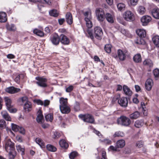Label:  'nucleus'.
<instances>
[{
	"label": "nucleus",
	"instance_id": "34",
	"mask_svg": "<svg viewBox=\"0 0 159 159\" xmlns=\"http://www.w3.org/2000/svg\"><path fill=\"white\" fill-rule=\"evenodd\" d=\"M152 40L156 46L159 47V36L157 35L153 37Z\"/></svg>",
	"mask_w": 159,
	"mask_h": 159
},
{
	"label": "nucleus",
	"instance_id": "49",
	"mask_svg": "<svg viewBox=\"0 0 159 159\" xmlns=\"http://www.w3.org/2000/svg\"><path fill=\"white\" fill-rule=\"evenodd\" d=\"M19 126L12 123L11 124V128L12 130L15 131L17 132L18 130V129L19 128Z\"/></svg>",
	"mask_w": 159,
	"mask_h": 159
},
{
	"label": "nucleus",
	"instance_id": "53",
	"mask_svg": "<svg viewBox=\"0 0 159 159\" xmlns=\"http://www.w3.org/2000/svg\"><path fill=\"white\" fill-rule=\"evenodd\" d=\"M87 32L89 34L88 37L92 39H93L94 37L92 31L89 30H88Z\"/></svg>",
	"mask_w": 159,
	"mask_h": 159
},
{
	"label": "nucleus",
	"instance_id": "10",
	"mask_svg": "<svg viewBox=\"0 0 159 159\" xmlns=\"http://www.w3.org/2000/svg\"><path fill=\"white\" fill-rule=\"evenodd\" d=\"M124 17L125 20L131 21L134 19V16L133 14L130 11H128L125 12Z\"/></svg>",
	"mask_w": 159,
	"mask_h": 159
},
{
	"label": "nucleus",
	"instance_id": "14",
	"mask_svg": "<svg viewBox=\"0 0 159 159\" xmlns=\"http://www.w3.org/2000/svg\"><path fill=\"white\" fill-rule=\"evenodd\" d=\"M151 17L149 16H144L141 18V21L143 25L146 26L151 20Z\"/></svg>",
	"mask_w": 159,
	"mask_h": 159
},
{
	"label": "nucleus",
	"instance_id": "31",
	"mask_svg": "<svg viewBox=\"0 0 159 159\" xmlns=\"http://www.w3.org/2000/svg\"><path fill=\"white\" fill-rule=\"evenodd\" d=\"M60 102L59 107L68 105L67 99L66 98H61L60 99Z\"/></svg>",
	"mask_w": 159,
	"mask_h": 159
},
{
	"label": "nucleus",
	"instance_id": "58",
	"mask_svg": "<svg viewBox=\"0 0 159 159\" xmlns=\"http://www.w3.org/2000/svg\"><path fill=\"white\" fill-rule=\"evenodd\" d=\"M60 136V134L59 133L57 132H55L54 133L53 136L54 138H59Z\"/></svg>",
	"mask_w": 159,
	"mask_h": 159
},
{
	"label": "nucleus",
	"instance_id": "59",
	"mask_svg": "<svg viewBox=\"0 0 159 159\" xmlns=\"http://www.w3.org/2000/svg\"><path fill=\"white\" fill-rule=\"evenodd\" d=\"M35 102L38 105H43V102L40 100H35Z\"/></svg>",
	"mask_w": 159,
	"mask_h": 159
},
{
	"label": "nucleus",
	"instance_id": "54",
	"mask_svg": "<svg viewBox=\"0 0 159 159\" xmlns=\"http://www.w3.org/2000/svg\"><path fill=\"white\" fill-rule=\"evenodd\" d=\"M5 121L3 120H0V127L3 128L5 126Z\"/></svg>",
	"mask_w": 159,
	"mask_h": 159
},
{
	"label": "nucleus",
	"instance_id": "25",
	"mask_svg": "<svg viewBox=\"0 0 159 159\" xmlns=\"http://www.w3.org/2000/svg\"><path fill=\"white\" fill-rule=\"evenodd\" d=\"M137 35L141 38H143L146 36L145 31L143 29H138L136 31Z\"/></svg>",
	"mask_w": 159,
	"mask_h": 159
},
{
	"label": "nucleus",
	"instance_id": "22",
	"mask_svg": "<svg viewBox=\"0 0 159 159\" xmlns=\"http://www.w3.org/2000/svg\"><path fill=\"white\" fill-rule=\"evenodd\" d=\"M152 14L155 18L159 19V9L154 8L152 11Z\"/></svg>",
	"mask_w": 159,
	"mask_h": 159
},
{
	"label": "nucleus",
	"instance_id": "12",
	"mask_svg": "<svg viewBox=\"0 0 159 159\" xmlns=\"http://www.w3.org/2000/svg\"><path fill=\"white\" fill-rule=\"evenodd\" d=\"M5 91L7 93L11 94H14L19 92L20 89L19 88H16L13 86H11L7 88Z\"/></svg>",
	"mask_w": 159,
	"mask_h": 159
},
{
	"label": "nucleus",
	"instance_id": "24",
	"mask_svg": "<svg viewBox=\"0 0 159 159\" xmlns=\"http://www.w3.org/2000/svg\"><path fill=\"white\" fill-rule=\"evenodd\" d=\"M140 116V113L138 111H135L129 115V118L131 119H136Z\"/></svg>",
	"mask_w": 159,
	"mask_h": 159
},
{
	"label": "nucleus",
	"instance_id": "6",
	"mask_svg": "<svg viewBox=\"0 0 159 159\" xmlns=\"http://www.w3.org/2000/svg\"><path fill=\"white\" fill-rule=\"evenodd\" d=\"M4 148L7 152L15 150L14 144L11 141L10 139L6 140Z\"/></svg>",
	"mask_w": 159,
	"mask_h": 159
},
{
	"label": "nucleus",
	"instance_id": "36",
	"mask_svg": "<svg viewBox=\"0 0 159 159\" xmlns=\"http://www.w3.org/2000/svg\"><path fill=\"white\" fill-rule=\"evenodd\" d=\"M33 32L34 34L40 37H42L44 35V33L43 32L37 29H34Z\"/></svg>",
	"mask_w": 159,
	"mask_h": 159
},
{
	"label": "nucleus",
	"instance_id": "43",
	"mask_svg": "<svg viewBox=\"0 0 159 159\" xmlns=\"http://www.w3.org/2000/svg\"><path fill=\"white\" fill-rule=\"evenodd\" d=\"M6 27L7 29L10 31H14L16 30V27L15 25L13 24L9 25L7 24L6 25Z\"/></svg>",
	"mask_w": 159,
	"mask_h": 159
},
{
	"label": "nucleus",
	"instance_id": "33",
	"mask_svg": "<svg viewBox=\"0 0 159 159\" xmlns=\"http://www.w3.org/2000/svg\"><path fill=\"white\" fill-rule=\"evenodd\" d=\"M46 148L48 151L51 152H55L57 150V148L50 144H48L46 145Z\"/></svg>",
	"mask_w": 159,
	"mask_h": 159
},
{
	"label": "nucleus",
	"instance_id": "5",
	"mask_svg": "<svg viewBox=\"0 0 159 159\" xmlns=\"http://www.w3.org/2000/svg\"><path fill=\"white\" fill-rule=\"evenodd\" d=\"M35 79L37 80L36 83L38 86L43 88L47 86V80L46 78L41 77H37Z\"/></svg>",
	"mask_w": 159,
	"mask_h": 159
},
{
	"label": "nucleus",
	"instance_id": "46",
	"mask_svg": "<svg viewBox=\"0 0 159 159\" xmlns=\"http://www.w3.org/2000/svg\"><path fill=\"white\" fill-rule=\"evenodd\" d=\"M124 136V134L123 132L120 131L116 132L113 135L114 137H123Z\"/></svg>",
	"mask_w": 159,
	"mask_h": 159
},
{
	"label": "nucleus",
	"instance_id": "37",
	"mask_svg": "<svg viewBox=\"0 0 159 159\" xmlns=\"http://www.w3.org/2000/svg\"><path fill=\"white\" fill-rule=\"evenodd\" d=\"M32 107V105L31 103L29 102H27L25 104L24 107V109L25 110V111H27L28 112L30 110V109Z\"/></svg>",
	"mask_w": 159,
	"mask_h": 159
},
{
	"label": "nucleus",
	"instance_id": "51",
	"mask_svg": "<svg viewBox=\"0 0 159 159\" xmlns=\"http://www.w3.org/2000/svg\"><path fill=\"white\" fill-rule=\"evenodd\" d=\"M120 97V96L119 94H117L112 99V102L114 103L116 101L119 99V97Z\"/></svg>",
	"mask_w": 159,
	"mask_h": 159
},
{
	"label": "nucleus",
	"instance_id": "38",
	"mask_svg": "<svg viewBox=\"0 0 159 159\" xmlns=\"http://www.w3.org/2000/svg\"><path fill=\"white\" fill-rule=\"evenodd\" d=\"M16 147L17 150L19 152H20L22 155L24 154L25 149L24 147L19 145H16Z\"/></svg>",
	"mask_w": 159,
	"mask_h": 159
},
{
	"label": "nucleus",
	"instance_id": "2",
	"mask_svg": "<svg viewBox=\"0 0 159 159\" xmlns=\"http://www.w3.org/2000/svg\"><path fill=\"white\" fill-rule=\"evenodd\" d=\"M79 117L85 122L93 124L95 121L93 116L90 114H88L85 115L80 114Z\"/></svg>",
	"mask_w": 159,
	"mask_h": 159
},
{
	"label": "nucleus",
	"instance_id": "47",
	"mask_svg": "<svg viewBox=\"0 0 159 159\" xmlns=\"http://www.w3.org/2000/svg\"><path fill=\"white\" fill-rule=\"evenodd\" d=\"M153 74L156 80H157L159 77V70L156 69L153 70Z\"/></svg>",
	"mask_w": 159,
	"mask_h": 159
},
{
	"label": "nucleus",
	"instance_id": "16",
	"mask_svg": "<svg viewBox=\"0 0 159 159\" xmlns=\"http://www.w3.org/2000/svg\"><path fill=\"white\" fill-rule=\"evenodd\" d=\"M118 103L122 107H126L128 105V101L126 98H122L118 100Z\"/></svg>",
	"mask_w": 159,
	"mask_h": 159
},
{
	"label": "nucleus",
	"instance_id": "3",
	"mask_svg": "<svg viewBox=\"0 0 159 159\" xmlns=\"http://www.w3.org/2000/svg\"><path fill=\"white\" fill-rule=\"evenodd\" d=\"M85 16V20L86 22L87 27L88 28H91L93 26V23L91 21L92 19V16L91 13L88 11H86L84 14Z\"/></svg>",
	"mask_w": 159,
	"mask_h": 159
},
{
	"label": "nucleus",
	"instance_id": "39",
	"mask_svg": "<svg viewBox=\"0 0 159 159\" xmlns=\"http://www.w3.org/2000/svg\"><path fill=\"white\" fill-rule=\"evenodd\" d=\"M16 155V152L15 150L9 151V159H14Z\"/></svg>",
	"mask_w": 159,
	"mask_h": 159
},
{
	"label": "nucleus",
	"instance_id": "45",
	"mask_svg": "<svg viewBox=\"0 0 159 159\" xmlns=\"http://www.w3.org/2000/svg\"><path fill=\"white\" fill-rule=\"evenodd\" d=\"M46 120L47 121L52 122L53 120V116L52 114H48L45 116Z\"/></svg>",
	"mask_w": 159,
	"mask_h": 159
},
{
	"label": "nucleus",
	"instance_id": "60",
	"mask_svg": "<svg viewBox=\"0 0 159 159\" xmlns=\"http://www.w3.org/2000/svg\"><path fill=\"white\" fill-rule=\"evenodd\" d=\"M131 4L132 5L135 6L136 5L138 0H130Z\"/></svg>",
	"mask_w": 159,
	"mask_h": 159
},
{
	"label": "nucleus",
	"instance_id": "55",
	"mask_svg": "<svg viewBox=\"0 0 159 159\" xmlns=\"http://www.w3.org/2000/svg\"><path fill=\"white\" fill-rule=\"evenodd\" d=\"M18 131L21 134H25V131L24 128L22 127H19V128L18 129Z\"/></svg>",
	"mask_w": 159,
	"mask_h": 159
},
{
	"label": "nucleus",
	"instance_id": "21",
	"mask_svg": "<svg viewBox=\"0 0 159 159\" xmlns=\"http://www.w3.org/2000/svg\"><path fill=\"white\" fill-rule=\"evenodd\" d=\"M7 20V15L6 13L0 12V22H5Z\"/></svg>",
	"mask_w": 159,
	"mask_h": 159
},
{
	"label": "nucleus",
	"instance_id": "7",
	"mask_svg": "<svg viewBox=\"0 0 159 159\" xmlns=\"http://www.w3.org/2000/svg\"><path fill=\"white\" fill-rule=\"evenodd\" d=\"M5 101L7 110L10 112H15L16 111V109H13L11 105V99L7 97H5Z\"/></svg>",
	"mask_w": 159,
	"mask_h": 159
},
{
	"label": "nucleus",
	"instance_id": "9",
	"mask_svg": "<svg viewBox=\"0 0 159 159\" xmlns=\"http://www.w3.org/2000/svg\"><path fill=\"white\" fill-rule=\"evenodd\" d=\"M117 55H113V57L115 58L118 57L119 59L122 61L125 60L126 57V52L123 51L120 49H119L117 51Z\"/></svg>",
	"mask_w": 159,
	"mask_h": 159
},
{
	"label": "nucleus",
	"instance_id": "1",
	"mask_svg": "<svg viewBox=\"0 0 159 159\" xmlns=\"http://www.w3.org/2000/svg\"><path fill=\"white\" fill-rule=\"evenodd\" d=\"M117 123L121 125L128 126L131 124V121L128 117L125 116H122L117 119Z\"/></svg>",
	"mask_w": 159,
	"mask_h": 159
},
{
	"label": "nucleus",
	"instance_id": "61",
	"mask_svg": "<svg viewBox=\"0 0 159 159\" xmlns=\"http://www.w3.org/2000/svg\"><path fill=\"white\" fill-rule=\"evenodd\" d=\"M104 142L106 144H111V140L108 139H104L103 140Z\"/></svg>",
	"mask_w": 159,
	"mask_h": 159
},
{
	"label": "nucleus",
	"instance_id": "64",
	"mask_svg": "<svg viewBox=\"0 0 159 159\" xmlns=\"http://www.w3.org/2000/svg\"><path fill=\"white\" fill-rule=\"evenodd\" d=\"M7 57L9 59H13L15 57V56L12 54H10L7 55Z\"/></svg>",
	"mask_w": 159,
	"mask_h": 159
},
{
	"label": "nucleus",
	"instance_id": "29",
	"mask_svg": "<svg viewBox=\"0 0 159 159\" xmlns=\"http://www.w3.org/2000/svg\"><path fill=\"white\" fill-rule=\"evenodd\" d=\"M144 124L143 120H137L134 123V126L138 128L142 127Z\"/></svg>",
	"mask_w": 159,
	"mask_h": 159
},
{
	"label": "nucleus",
	"instance_id": "30",
	"mask_svg": "<svg viewBox=\"0 0 159 159\" xmlns=\"http://www.w3.org/2000/svg\"><path fill=\"white\" fill-rule=\"evenodd\" d=\"M133 58L134 61L136 63L140 62L142 61L141 56L140 54L135 55Z\"/></svg>",
	"mask_w": 159,
	"mask_h": 159
},
{
	"label": "nucleus",
	"instance_id": "62",
	"mask_svg": "<svg viewBox=\"0 0 159 159\" xmlns=\"http://www.w3.org/2000/svg\"><path fill=\"white\" fill-rule=\"evenodd\" d=\"M20 75H18L16 77L15 81L17 83H19L20 82Z\"/></svg>",
	"mask_w": 159,
	"mask_h": 159
},
{
	"label": "nucleus",
	"instance_id": "42",
	"mask_svg": "<svg viewBox=\"0 0 159 159\" xmlns=\"http://www.w3.org/2000/svg\"><path fill=\"white\" fill-rule=\"evenodd\" d=\"M138 11L141 15H143L145 12L146 10L145 7L142 6H139L138 8Z\"/></svg>",
	"mask_w": 159,
	"mask_h": 159
},
{
	"label": "nucleus",
	"instance_id": "19",
	"mask_svg": "<svg viewBox=\"0 0 159 159\" xmlns=\"http://www.w3.org/2000/svg\"><path fill=\"white\" fill-rule=\"evenodd\" d=\"M123 90L125 94L128 96H131L132 93V91L126 85H124L123 87Z\"/></svg>",
	"mask_w": 159,
	"mask_h": 159
},
{
	"label": "nucleus",
	"instance_id": "18",
	"mask_svg": "<svg viewBox=\"0 0 159 159\" xmlns=\"http://www.w3.org/2000/svg\"><path fill=\"white\" fill-rule=\"evenodd\" d=\"M66 19L67 23L70 25L73 22V18L72 14L70 12H67L66 15Z\"/></svg>",
	"mask_w": 159,
	"mask_h": 159
},
{
	"label": "nucleus",
	"instance_id": "15",
	"mask_svg": "<svg viewBox=\"0 0 159 159\" xmlns=\"http://www.w3.org/2000/svg\"><path fill=\"white\" fill-rule=\"evenodd\" d=\"M153 85V82L152 79H148L146 82L145 84V88L147 90L150 91Z\"/></svg>",
	"mask_w": 159,
	"mask_h": 159
},
{
	"label": "nucleus",
	"instance_id": "11",
	"mask_svg": "<svg viewBox=\"0 0 159 159\" xmlns=\"http://www.w3.org/2000/svg\"><path fill=\"white\" fill-rule=\"evenodd\" d=\"M50 40L53 44L58 45L60 41V36L59 37L57 34L55 33L51 37Z\"/></svg>",
	"mask_w": 159,
	"mask_h": 159
},
{
	"label": "nucleus",
	"instance_id": "63",
	"mask_svg": "<svg viewBox=\"0 0 159 159\" xmlns=\"http://www.w3.org/2000/svg\"><path fill=\"white\" fill-rule=\"evenodd\" d=\"M58 21L59 24L60 25H61L65 22V19L64 18H61V19H59L58 20Z\"/></svg>",
	"mask_w": 159,
	"mask_h": 159
},
{
	"label": "nucleus",
	"instance_id": "57",
	"mask_svg": "<svg viewBox=\"0 0 159 159\" xmlns=\"http://www.w3.org/2000/svg\"><path fill=\"white\" fill-rule=\"evenodd\" d=\"M117 148L116 147H114L113 146H111L108 149L110 150H112L114 151H117Z\"/></svg>",
	"mask_w": 159,
	"mask_h": 159
},
{
	"label": "nucleus",
	"instance_id": "8",
	"mask_svg": "<svg viewBox=\"0 0 159 159\" xmlns=\"http://www.w3.org/2000/svg\"><path fill=\"white\" fill-rule=\"evenodd\" d=\"M93 31L95 38L98 39H101L103 34L102 29L99 26H96L94 28Z\"/></svg>",
	"mask_w": 159,
	"mask_h": 159
},
{
	"label": "nucleus",
	"instance_id": "48",
	"mask_svg": "<svg viewBox=\"0 0 159 159\" xmlns=\"http://www.w3.org/2000/svg\"><path fill=\"white\" fill-rule=\"evenodd\" d=\"M74 109L75 111H78L80 110V104L77 102H75L74 104Z\"/></svg>",
	"mask_w": 159,
	"mask_h": 159
},
{
	"label": "nucleus",
	"instance_id": "50",
	"mask_svg": "<svg viewBox=\"0 0 159 159\" xmlns=\"http://www.w3.org/2000/svg\"><path fill=\"white\" fill-rule=\"evenodd\" d=\"M77 154L76 152H72L69 155V157L70 159H73L77 156Z\"/></svg>",
	"mask_w": 159,
	"mask_h": 159
},
{
	"label": "nucleus",
	"instance_id": "4",
	"mask_svg": "<svg viewBox=\"0 0 159 159\" xmlns=\"http://www.w3.org/2000/svg\"><path fill=\"white\" fill-rule=\"evenodd\" d=\"M97 18L98 21L102 22L105 18V15L104 11L101 8H97L95 11Z\"/></svg>",
	"mask_w": 159,
	"mask_h": 159
},
{
	"label": "nucleus",
	"instance_id": "13",
	"mask_svg": "<svg viewBox=\"0 0 159 159\" xmlns=\"http://www.w3.org/2000/svg\"><path fill=\"white\" fill-rule=\"evenodd\" d=\"M60 41L64 45H68L70 43L69 39L65 35L61 34L60 36Z\"/></svg>",
	"mask_w": 159,
	"mask_h": 159
},
{
	"label": "nucleus",
	"instance_id": "17",
	"mask_svg": "<svg viewBox=\"0 0 159 159\" xmlns=\"http://www.w3.org/2000/svg\"><path fill=\"white\" fill-rule=\"evenodd\" d=\"M60 109L61 112L63 114H68L70 111V108L68 105L60 107Z\"/></svg>",
	"mask_w": 159,
	"mask_h": 159
},
{
	"label": "nucleus",
	"instance_id": "26",
	"mask_svg": "<svg viewBox=\"0 0 159 159\" xmlns=\"http://www.w3.org/2000/svg\"><path fill=\"white\" fill-rule=\"evenodd\" d=\"M1 115L3 118L7 121H11V119L8 113L6 111H3L1 112Z\"/></svg>",
	"mask_w": 159,
	"mask_h": 159
},
{
	"label": "nucleus",
	"instance_id": "27",
	"mask_svg": "<svg viewBox=\"0 0 159 159\" xmlns=\"http://www.w3.org/2000/svg\"><path fill=\"white\" fill-rule=\"evenodd\" d=\"M125 145V142L124 140L121 139L118 140L116 143V147L118 148H122Z\"/></svg>",
	"mask_w": 159,
	"mask_h": 159
},
{
	"label": "nucleus",
	"instance_id": "20",
	"mask_svg": "<svg viewBox=\"0 0 159 159\" xmlns=\"http://www.w3.org/2000/svg\"><path fill=\"white\" fill-rule=\"evenodd\" d=\"M43 116L42 114V112L39 109L37 112V116L36 118V120L39 123H42V120L43 119Z\"/></svg>",
	"mask_w": 159,
	"mask_h": 159
},
{
	"label": "nucleus",
	"instance_id": "52",
	"mask_svg": "<svg viewBox=\"0 0 159 159\" xmlns=\"http://www.w3.org/2000/svg\"><path fill=\"white\" fill-rule=\"evenodd\" d=\"M143 143L142 141H138L136 143V146L138 148H140L143 146Z\"/></svg>",
	"mask_w": 159,
	"mask_h": 159
},
{
	"label": "nucleus",
	"instance_id": "32",
	"mask_svg": "<svg viewBox=\"0 0 159 159\" xmlns=\"http://www.w3.org/2000/svg\"><path fill=\"white\" fill-rule=\"evenodd\" d=\"M59 143L61 148H67L69 146L68 143L64 139L61 140L59 142Z\"/></svg>",
	"mask_w": 159,
	"mask_h": 159
},
{
	"label": "nucleus",
	"instance_id": "41",
	"mask_svg": "<svg viewBox=\"0 0 159 159\" xmlns=\"http://www.w3.org/2000/svg\"><path fill=\"white\" fill-rule=\"evenodd\" d=\"M49 15L54 17H57L58 16L59 13L56 10L53 9L49 11Z\"/></svg>",
	"mask_w": 159,
	"mask_h": 159
},
{
	"label": "nucleus",
	"instance_id": "44",
	"mask_svg": "<svg viewBox=\"0 0 159 159\" xmlns=\"http://www.w3.org/2000/svg\"><path fill=\"white\" fill-rule=\"evenodd\" d=\"M111 45L110 44H107L105 45L104 49L106 52L108 53H110L111 52Z\"/></svg>",
	"mask_w": 159,
	"mask_h": 159
},
{
	"label": "nucleus",
	"instance_id": "28",
	"mask_svg": "<svg viewBox=\"0 0 159 159\" xmlns=\"http://www.w3.org/2000/svg\"><path fill=\"white\" fill-rule=\"evenodd\" d=\"M36 142L42 148L45 147V145L43 140L40 138H38L35 139Z\"/></svg>",
	"mask_w": 159,
	"mask_h": 159
},
{
	"label": "nucleus",
	"instance_id": "40",
	"mask_svg": "<svg viewBox=\"0 0 159 159\" xmlns=\"http://www.w3.org/2000/svg\"><path fill=\"white\" fill-rule=\"evenodd\" d=\"M117 7L118 10L120 11H123L125 10V5L123 3H120L117 4Z\"/></svg>",
	"mask_w": 159,
	"mask_h": 159
},
{
	"label": "nucleus",
	"instance_id": "35",
	"mask_svg": "<svg viewBox=\"0 0 159 159\" xmlns=\"http://www.w3.org/2000/svg\"><path fill=\"white\" fill-rule=\"evenodd\" d=\"M144 65L147 66L149 67H152L153 65L152 61L150 59H146L143 62Z\"/></svg>",
	"mask_w": 159,
	"mask_h": 159
},
{
	"label": "nucleus",
	"instance_id": "56",
	"mask_svg": "<svg viewBox=\"0 0 159 159\" xmlns=\"http://www.w3.org/2000/svg\"><path fill=\"white\" fill-rule=\"evenodd\" d=\"M73 86L70 85L66 88V91L67 92H70L73 90Z\"/></svg>",
	"mask_w": 159,
	"mask_h": 159
},
{
	"label": "nucleus",
	"instance_id": "23",
	"mask_svg": "<svg viewBox=\"0 0 159 159\" xmlns=\"http://www.w3.org/2000/svg\"><path fill=\"white\" fill-rule=\"evenodd\" d=\"M105 17L107 21L109 23H114L113 18L111 14L109 13H106L105 15Z\"/></svg>",
	"mask_w": 159,
	"mask_h": 159
}]
</instances>
